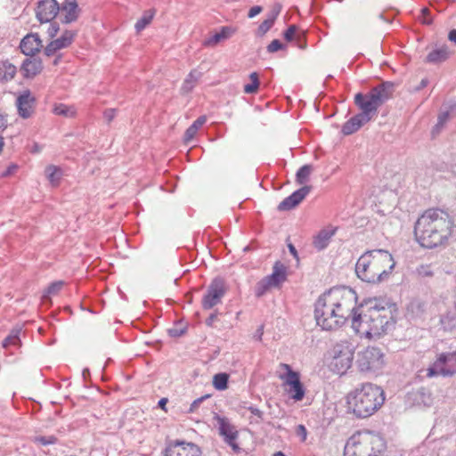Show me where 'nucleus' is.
<instances>
[{
    "instance_id": "obj_33",
    "label": "nucleus",
    "mask_w": 456,
    "mask_h": 456,
    "mask_svg": "<svg viewBox=\"0 0 456 456\" xmlns=\"http://www.w3.org/2000/svg\"><path fill=\"white\" fill-rule=\"evenodd\" d=\"M229 375L225 372H220L213 377V386L219 391L225 390L228 387Z\"/></svg>"
},
{
    "instance_id": "obj_54",
    "label": "nucleus",
    "mask_w": 456,
    "mask_h": 456,
    "mask_svg": "<svg viewBox=\"0 0 456 456\" xmlns=\"http://www.w3.org/2000/svg\"><path fill=\"white\" fill-rule=\"evenodd\" d=\"M206 121L207 118L205 116H200L191 124V126L199 130L206 123Z\"/></svg>"
},
{
    "instance_id": "obj_28",
    "label": "nucleus",
    "mask_w": 456,
    "mask_h": 456,
    "mask_svg": "<svg viewBox=\"0 0 456 456\" xmlns=\"http://www.w3.org/2000/svg\"><path fill=\"white\" fill-rule=\"evenodd\" d=\"M200 77V72L197 70L191 71L183 83L182 91L185 94L191 92L194 88L196 82Z\"/></svg>"
},
{
    "instance_id": "obj_36",
    "label": "nucleus",
    "mask_w": 456,
    "mask_h": 456,
    "mask_svg": "<svg viewBox=\"0 0 456 456\" xmlns=\"http://www.w3.org/2000/svg\"><path fill=\"white\" fill-rule=\"evenodd\" d=\"M45 174L51 183L55 185L61 179V170L58 167L51 165L46 167Z\"/></svg>"
},
{
    "instance_id": "obj_14",
    "label": "nucleus",
    "mask_w": 456,
    "mask_h": 456,
    "mask_svg": "<svg viewBox=\"0 0 456 456\" xmlns=\"http://www.w3.org/2000/svg\"><path fill=\"white\" fill-rule=\"evenodd\" d=\"M201 451L193 443L175 442L166 449L165 456H200Z\"/></svg>"
},
{
    "instance_id": "obj_8",
    "label": "nucleus",
    "mask_w": 456,
    "mask_h": 456,
    "mask_svg": "<svg viewBox=\"0 0 456 456\" xmlns=\"http://www.w3.org/2000/svg\"><path fill=\"white\" fill-rule=\"evenodd\" d=\"M332 354V359L330 363V370L338 375L345 374L352 366L354 346L351 343L344 341L334 346Z\"/></svg>"
},
{
    "instance_id": "obj_51",
    "label": "nucleus",
    "mask_w": 456,
    "mask_h": 456,
    "mask_svg": "<svg viewBox=\"0 0 456 456\" xmlns=\"http://www.w3.org/2000/svg\"><path fill=\"white\" fill-rule=\"evenodd\" d=\"M236 440L237 439H232V440L228 439V440L224 441V443L226 444H228L235 453H240L241 451V448L239 446Z\"/></svg>"
},
{
    "instance_id": "obj_22",
    "label": "nucleus",
    "mask_w": 456,
    "mask_h": 456,
    "mask_svg": "<svg viewBox=\"0 0 456 456\" xmlns=\"http://www.w3.org/2000/svg\"><path fill=\"white\" fill-rule=\"evenodd\" d=\"M60 11L63 16L62 21L70 23L75 21L78 16V5L76 0H64L60 6Z\"/></svg>"
},
{
    "instance_id": "obj_61",
    "label": "nucleus",
    "mask_w": 456,
    "mask_h": 456,
    "mask_svg": "<svg viewBox=\"0 0 456 456\" xmlns=\"http://www.w3.org/2000/svg\"><path fill=\"white\" fill-rule=\"evenodd\" d=\"M264 334V326H260L256 331V334L254 335V338L257 340H262V336Z\"/></svg>"
},
{
    "instance_id": "obj_13",
    "label": "nucleus",
    "mask_w": 456,
    "mask_h": 456,
    "mask_svg": "<svg viewBox=\"0 0 456 456\" xmlns=\"http://www.w3.org/2000/svg\"><path fill=\"white\" fill-rule=\"evenodd\" d=\"M213 420L214 426L218 429V433L223 437L224 441L238 438L239 432L227 417L215 412Z\"/></svg>"
},
{
    "instance_id": "obj_2",
    "label": "nucleus",
    "mask_w": 456,
    "mask_h": 456,
    "mask_svg": "<svg viewBox=\"0 0 456 456\" xmlns=\"http://www.w3.org/2000/svg\"><path fill=\"white\" fill-rule=\"evenodd\" d=\"M452 221L448 213L439 208L426 210L416 221L414 234L423 248L444 245L452 234Z\"/></svg>"
},
{
    "instance_id": "obj_62",
    "label": "nucleus",
    "mask_w": 456,
    "mask_h": 456,
    "mask_svg": "<svg viewBox=\"0 0 456 456\" xmlns=\"http://www.w3.org/2000/svg\"><path fill=\"white\" fill-rule=\"evenodd\" d=\"M288 248H289V250L290 252V254L297 259L298 260V255H297V251L296 249V248L294 247L293 244L289 243L288 245Z\"/></svg>"
},
{
    "instance_id": "obj_37",
    "label": "nucleus",
    "mask_w": 456,
    "mask_h": 456,
    "mask_svg": "<svg viewBox=\"0 0 456 456\" xmlns=\"http://www.w3.org/2000/svg\"><path fill=\"white\" fill-rule=\"evenodd\" d=\"M53 113L59 116L71 118L75 115L76 111L72 106L59 103L54 106Z\"/></svg>"
},
{
    "instance_id": "obj_35",
    "label": "nucleus",
    "mask_w": 456,
    "mask_h": 456,
    "mask_svg": "<svg viewBox=\"0 0 456 456\" xmlns=\"http://www.w3.org/2000/svg\"><path fill=\"white\" fill-rule=\"evenodd\" d=\"M313 171V167L311 165H304L302 166L296 174V181L298 184H305L311 173Z\"/></svg>"
},
{
    "instance_id": "obj_27",
    "label": "nucleus",
    "mask_w": 456,
    "mask_h": 456,
    "mask_svg": "<svg viewBox=\"0 0 456 456\" xmlns=\"http://www.w3.org/2000/svg\"><path fill=\"white\" fill-rule=\"evenodd\" d=\"M387 305L388 303L383 300L377 298L369 299L365 304V306L367 307L366 313H370V311H377L382 314L387 313L389 315H391V311L387 308Z\"/></svg>"
},
{
    "instance_id": "obj_1",
    "label": "nucleus",
    "mask_w": 456,
    "mask_h": 456,
    "mask_svg": "<svg viewBox=\"0 0 456 456\" xmlns=\"http://www.w3.org/2000/svg\"><path fill=\"white\" fill-rule=\"evenodd\" d=\"M357 301L350 288H332L322 294L314 305V318L323 330H336L353 319Z\"/></svg>"
},
{
    "instance_id": "obj_11",
    "label": "nucleus",
    "mask_w": 456,
    "mask_h": 456,
    "mask_svg": "<svg viewBox=\"0 0 456 456\" xmlns=\"http://www.w3.org/2000/svg\"><path fill=\"white\" fill-rule=\"evenodd\" d=\"M357 365L362 372L376 373L384 365V354L379 347H368L359 354Z\"/></svg>"
},
{
    "instance_id": "obj_64",
    "label": "nucleus",
    "mask_w": 456,
    "mask_h": 456,
    "mask_svg": "<svg viewBox=\"0 0 456 456\" xmlns=\"http://www.w3.org/2000/svg\"><path fill=\"white\" fill-rule=\"evenodd\" d=\"M167 398H161V399L159 401L158 404H159V406L161 409H165V405L167 404Z\"/></svg>"
},
{
    "instance_id": "obj_50",
    "label": "nucleus",
    "mask_w": 456,
    "mask_h": 456,
    "mask_svg": "<svg viewBox=\"0 0 456 456\" xmlns=\"http://www.w3.org/2000/svg\"><path fill=\"white\" fill-rule=\"evenodd\" d=\"M198 130L197 128H195L194 126H192L191 125L186 129L185 131V134H184V141L185 142H189L190 140H191L195 134H197Z\"/></svg>"
},
{
    "instance_id": "obj_57",
    "label": "nucleus",
    "mask_w": 456,
    "mask_h": 456,
    "mask_svg": "<svg viewBox=\"0 0 456 456\" xmlns=\"http://www.w3.org/2000/svg\"><path fill=\"white\" fill-rule=\"evenodd\" d=\"M297 435L299 436H301L302 441H305L306 439L307 432H306V429H305V426L299 425L297 427Z\"/></svg>"
},
{
    "instance_id": "obj_25",
    "label": "nucleus",
    "mask_w": 456,
    "mask_h": 456,
    "mask_svg": "<svg viewBox=\"0 0 456 456\" xmlns=\"http://www.w3.org/2000/svg\"><path fill=\"white\" fill-rule=\"evenodd\" d=\"M234 32V29L231 27L224 26L221 28L219 32H216L212 37L205 40L204 45L206 46H215L222 40L229 38Z\"/></svg>"
},
{
    "instance_id": "obj_10",
    "label": "nucleus",
    "mask_w": 456,
    "mask_h": 456,
    "mask_svg": "<svg viewBox=\"0 0 456 456\" xmlns=\"http://www.w3.org/2000/svg\"><path fill=\"white\" fill-rule=\"evenodd\" d=\"M281 366L286 370V372L280 376L286 387V392L291 399L296 402L301 401L305 395V389L300 380V374L292 370V368L286 363Z\"/></svg>"
},
{
    "instance_id": "obj_47",
    "label": "nucleus",
    "mask_w": 456,
    "mask_h": 456,
    "mask_svg": "<svg viewBox=\"0 0 456 456\" xmlns=\"http://www.w3.org/2000/svg\"><path fill=\"white\" fill-rule=\"evenodd\" d=\"M284 45L279 39L273 40L267 46V51L269 53H275L279 50L283 49Z\"/></svg>"
},
{
    "instance_id": "obj_43",
    "label": "nucleus",
    "mask_w": 456,
    "mask_h": 456,
    "mask_svg": "<svg viewBox=\"0 0 456 456\" xmlns=\"http://www.w3.org/2000/svg\"><path fill=\"white\" fill-rule=\"evenodd\" d=\"M153 15H144L135 23V28L137 31L142 30L152 20Z\"/></svg>"
},
{
    "instance_id": "obj_26",
    "label": "nucleus",
    "mask_w": 456,
    "mask_h": 456,
    "mask_svg": "<svg viewBox=\"0 0 456 456\" xmlns=\"http://www.w3.org/2000/svg\"><path fill=\"white\" fill-rule=\"evenodd\" d=\"M448 56V47L442 46L431 51L427 56V61L429 63H440L447 60Z\"/></svg>"
},
{
    "instance_id": "obj_56",
    "label": "nucleus",
    "mask_w": 456,
    "mask_h": 456,
    "mask_svg": "<svg viewBox=\"0 0 456 456\" xmlns=\"http://www.w3.org/2000/svg\"><path fill=\"white\" fill-rule=\"evenodd\" d=\"M58 30H59L58 24H56L55 22L54 23H51L50 27L48 28V34H49L50 37H54L57 34Z\"/></svg>"
},
{
    "instance_id": "obj_63",
    "label": "nucleus",
    "mask_w": 456,
    "mask_h": 456,
    "mask_svg": "<svg viewBox=\"0 0 456 456\" xmlns=\"http://www.w3.org/2000/svg\"><path fill=\"white\" fill-rule=\"evenodd\" d=\"M448 38L451 42L456 44V29H452L448 34Z\"/></svg>"
},
{
    "instance_id": "obj_42",
    "label": "nucleus",
    "mask_w": 456,
    "mask_h": 456,
    "mask_svg": "<svg viewBox=\"0 0 456 456\" xmlns=\"http://www.w3.org/2000/svg\"><path fill=\"white\" fill-rule=\"evenodd\" d=\"M441 323L444 326H454L456 323V314L448 312L441 317Z\"/></svg>"
},
{
    "instance_id": "obj_48",
    "label": "nucleus",
    "mask_w": 456,
    "mask_h": 456,
    "mask_svg": "<svg viewBox=\"0 0 456 456\" xmlns=\"http://www.w3.org/2000/svg\"><path fill=\"white\" fill-rule=\"evenodd\" d=\"M297 31V27L295 25L289 26L283 33L284 38L287 41H292L295 37V34Z\"/></svg>"
},
{
    "instance_id": "obj_29",
    "label": "nucleus",
    "mask_w": 456,
    "mask_h": 456,
    "mask_svg": "<svg viewBox=\"0 0 456 456\" xmlns=\"http://www.w3.org/2000/svg\"><path fill=\"white\" fill-rule=\"evenodd\" d=\"M280 10H273L267 18L259 25L258 34L265 35L274 24V21L279 15Z\"/></svg>"
},
{
    "instance_id": "obj_12",
    "label": "nucleus",
    "mask_w": 456,
    "mask_h": 456,
    "mask_svg": "<svg viewBox=\"0 0 456 456\" xmlns=\"http://www.w3.org/2000/svg\"><path fill=\"white\" fill-rule=\"evenodd\" d=\"M226 290L225 281L223 278L216 277L213 279L202 297V308L204 310H210L221 304Z\"/></svg>"
},
{
    "instance_id": "obj_55",
    "label": "nucleus",
    "mask_w": 456,
    "mask_h": 456,
    "mask_svg": "<svg viewBox=\"0 0 456 456\" xmlns=\"http://www.w3.org/2000/svg\"><path fill=\"white\" fill-rule=\"evenodd\" d=\"M168 333L171 337H180L182 336L183 333H184V330L183 329H176V328H173V329H169L168 330Z\"/></svg>"
},
{
    "instance_id": "obj_3",
    "label": "nucleus",
    "mask_w": 456,
    "mask_h": 456,
    "mask_svg": "<svg viewBox=\"0 0 456 456\" xmlns=\"http://www.w3.org/2000/svg\"><path fill=\"white\" fill-rule=\"evenodd\" d=\"M395 265L394 258L387 250H367L358 258L355 273L364 282L379 283L388 278Z\"/></svg>"
},
{
    "instance_id": "obj_9",
    "label": "nucleus",
    "mask_w": 456,
    "mask_h": 456,
    "mask_svg": "<svg viewBox=\"0 0 456 456\" xmlns=\"http://www.w3.org/2000/svg\"><path fill=\"white\" fill-rule=\"evenodd\" d=\"M456 374V351L438 354L436 360L427 369V377H452Z\"/></svg>"
},
{
    "instance_id": "obj_19",
    "label": "nucleus",
    "mask_w": 456,
    "mask_h": 456,
    "mask_svg": "<svg viewBox=\"0 0 456 456\" xmlns=\"http://www.w3.org/2000/svg\"><path fill=\"white\" fill-rule=\"evenodd\" d=\"M456 115V102L444 103L437 118V123L432 130V134H438L449 119Z\"/></svg>"
},
{
    "instance_id": "obj_40",
    "label": "nucleus",
    "mask_w": 456,
    "mask_h": 456,
    "mask_svg": "<svg viewBox=\"0 0 456 456\" xmlns=\"http://www.w3.org/2000/svg\"><path fill=\"white\" fill-rule=\"evenodd\" d=\"M407 310L413 316L419 317L425 311L424 304L419 300H413L409 304Z\"/></svg>"
},
{
    "instance_id": "obj_31",
    "label": "nucleus",
    "mask_w": 456,
    "mask_h": 456,
    "mask_svg": "<svg viewBox=\"0 0 456 456\" xmlns=\"http://www.w3.org/2000/svg\"><path fill=\"white\" fill-rule=\"evenodd\" d=\"M76 36V32L72 30H65L63 34L57 39L53 40L61 49L66 48L71 45Z\"/></svg>"
},
{
    "instance_id": "obj_34",
    "label": "nucleus",
    "mask_w": 456,
    "mask_h": 456,
    "mask_svg": "<svg viewBox=\"0 0 456 456\" xmlns=\"http://www.w3.org/2000/svg\"><path fill=\"white\" fill-rule=\"evenodd\" d=\"M64 282L62 281H57L51 283L45 292L42 296L43 301L45 303L46 301H51V296H54L58 294V292L62 289Z\"/></svg>"
},
{
    "instance_id": "obj_21",
    "label": "nucleus",
    "mask_w": 456,
    "mask_h": 456,
    "mask_svg": "<svg viewBox=\"0 0 456 456\" xmlns=\"http://www.w3.org/2000/svg\"><path fill=\"white\" fill-rule=\"evenodd\" d=\"M43 69L42 61L40 59L31 56L23 61L20 67V72L26 78L34 77L41 72Z\"/></svg>"
},
{
    "instance_id": "obj_15",
    "label": "nucleus",
    "mask_w": 456,
    "mask_h": 456,
    "mask_svg": "<svg viewBox=\"0 0 456 456\" xmlns=\"http://www.w3.org/2000/svg\"><path fill=\"white\" fill-rule=\"evenodd\" d=\"M60 5L55 0H40L36 9L37 18L40 22H49L55 18Z\"/></svg>"
},
{
    "instance_id": "obj_52",
    "label": "nucleus",
    "mask_w": 456,
    "mask_h": 456,
    "mask_svg": "<svg viewBox=\"0 0 456 456\" xmlns=\"http://www.w3.org/2000/svg\"><path fill=\"white\" fill-rule=\"evenodd\" d=\"M116 116L115 109H108L103 112V117L105 120L110 123Z\"/></svg>"
},
{
    "instance_id": "obj_39",
    "label": "nucleus",
    "mask_w": 456,
    "mask_h": 456,
    "mask_svg": "<svg viewBox=\"0 0 456 456\" xmlns=\"http://www.w3.org/2000/svg\"><path fill=\"white\" fill-rule=\"evenodd\" d=\"M273 286L265 279L259 281L255 287V295L257 297H263Z\"/></svg>"
},
{
    "instance_id": "obj_58",
    "label": "nucleus",
    "mask_w": 456,
    "mask_h": 456,
    "mask_svg": "<svg viewBox=\"0 0 456 456\" xmlns=\"http://www.w3.org/2000/svg\"><path fill=\"white\" fill-rule=\"evenodd\" d=\"M217 318V314L216 313H212L208 318L206 320V324L208 326H212L214 322L216 320Z\"/></svg>"
},
{
    "instance_id": "obj_49",
    "label": "nucleus",
    "mask_w": 456,
    "mask_h": 456,
    "mask_svg": "<svg viewBox=\"0 0 456 456\" xmlns=\"http://www.w3.org/2000/svg\"><path fill=\"white\" fill-rule=\"evenodd\" d=\"M58 50H61V48L54 44V41L53 40L52 42H50L47 46L45 47V53L47 55V56H52Z\"/></svg>"
},
{
    "instance_id": "obj_60",
    "label": "nucleus",
    "mask_w": 456,
    "mask_h": 456,
    "mask_svg": "<svg viewBox=\"0 0 456 456\" xmlns=\"http://www.w3.org/2000/svg\"><path fill=\"white\" fill-rule=\"evenodd\" d=\"M7 126V118L5 115L0 114V131Z\"/></svg>"
},
{
    "instance_id": "obj_44",
    "label": "nucleus",
    "mask_w": 456,
    "mask_h": 456,
    "mask_svg": "<svg viewBox=\"0 0 456 456\" xmlns=\"http://www.w3.org/2000/svg\"><path fill=\"white\" fill-rule=\"evenodd\" d=\"M208 395H205L203 396H200L197 399H195L190 405V408L188 410L189 413H194L198 411L200 405L207 399L208 398Z\"/></svg>"
},
{
    "instance_id": "obj_18",
    "label": "nucleus",
    "mask_w": 456,
    "mask_h": 456,
    "mask_svg": "<svg viewBox=\"0 0 456 456\" xmlns=\"http://www.w3.org/2000/svg\"><path fill=\"white\" fill-rule=\"evenodd\" d=\"M42 46V41L37 34L27 35L20 44L21 53L30 57L39 52Z\"/></svg>"
},
{
    "instance_id": "obj_59",
    "label": "nucleus",
    "mask_w": 456,
    "mask_h": 456,
    "mask_svg": "<svg viewBox=\"0 0 456 456\" xmlns=\"http://www.w3.org/2000/svg\"><path fill=\"white\" fill-rule=\"evenodd\" d=\"M428 85V79L423 78V79H421L419 85L414 88V91L419 92L421 89H423L424 87H426Z\"/></svg>"
},
{
    "instance_id": "obj_16",
    "label": "nucleus",
    "mask_w": 456,
    "mask_h": 456,
    "mask_svg": "<svg viewBox=\"0 0 456 456\" xmlns=\"http://www.w3.org/2000/svg\"><path fill=\"white\" fill-rule=\"evenodd\" d=\"M35 102L36 98L29 90L21 92L16 99L18 114L23 118H28L33 112Z\"/></svg>"
},
{
    "instance_id": "obj_46",
    "label": "nucleus",
    "mask_w": 456,
    "mask_h": 456,
    "mask_svg": "<svg viewBox=\"0 0 456 456\" xmlns=\"http://www.w3.org/2000/svg\"><path fill=\"white\" fill-rule=\"evenodd\" d=\"M417 273L420 277H429L433 275V272L431 270L430 265H419L417 270Z\"/></svg>"
},
{
    "instance_id": "obj_20",
    "label": "nucleus",
    "mask_w": 456,
    "mask_h": 456,
    "mask_svg": "<svg viewBox=\"0 0 456 456\" xmlns=\"http://www.w3.org/2000/svg\"><path fill=\"white\" fill-rule=\"evenodd\" d=\"M337 229V227L331 225L322 229L314 238V247L318 251L325 249L329 246L331 238L336 234Z\"/></svg>"
},
{
    "instance_id": "obj_30",
    "label": "nucleus",
    "mask_w": 456,
    "mask_h": 456,
    "mask_svg": "<svg viewBox=\"0 0 456 456\" xmlns=\"http://www.w3.org/2000/svg\"><path fill=\"white\" fill-rule=\"evenodd\" d=\"M16 67L12 63L5 61L0 66V79L8 81L13 78L16 74Z\"/></svg>"
},
{
    "instance_id": "obj_23",
    "label": "nucleus",
    "mask_w": 456,
    "mask_h": 456,
    "mask_svg": "<svg viewBox=\"0 0 456 456\" xmlns=\"http://www.w3.org/2000/svg\"><path fill=\"white\" fill-rule=\"evenodd\" d=\"M273 287L280 286L287 279V268L281 262L277 261L273 265V273L265 277Z\"/></svg>"
},
{
    "instance_id": "obj_6",
    "label": "nucleus",
    "mask_w": 456,
    "mask_h": 456,
    "mask_svg": "<svg viewBox=\"0 0 456 456\" xmlns=\"http://www.w3.org/2000/svg\"><path fill=\"white\" fill-rule=\"evenodd\" d=\"M386 448L384 439L370 431L354 433L346 443L344 456H379Z\"/></svg>"
},
{
    "instance_id": "obj_7",
    "label": "nucleus",
    "mask_w": 456,
    "mask_h": 456,
    "mask_svg": "<svg viewBox=\"0 0 456 456\" xmlns=\"http://www.w3.org/2000/svg\"><path fill=\"white\" fill-rule=\"evenodd\" d=\"M394 83L382 82L372 87L367 94L358 93L354 96V103L362 110L361 114L370 120L376 115L378 109L392 98Z\"/></svg>"
},
{
    "instance_id": "obj_38",
    "label": "nucleus",
    "mask_w": 456,
    "mask_h": 456,
    "mask_svg": "<svg viewBox=\"0 0 456 456\" xmlns=\"http://www.w3.org/2000/svg\"><path fill=\"white\" fill-rule=\"evenodd\" d=\"M249 78L251 80V83L244 86V92L246 94H252L256 93L259 88L260 82L258 74L256 72H252L249 75Z\"/></svg>"
},
{
    "instance_id": "obj_45",
    "label": "nucleus",
    "mask_w": 456,
    "mask_h": 456,
    "mask_svg": "<svg viewBox=\"0 0 456 456\" xmlns=\"http://www.w3.org/2000/svg\"><path fill=\"white\" fill-rule=\"evenodd\" d=\"M36 442L42 445H49L56 444L57 438L54 436H38L36 437Z\"/></svg>"
},
{
    "instance_id": "obj_17",
    "label": "nucleus",
    "mask_w": 456,
    "mask_h": 456,
    "mask_svg": "<svg viewBox=\"0 0 456 456\" xmlns=\"http://www.w3.org/2000/svg\"><path fill=\"white\" fill-rule=\"evenodd\" d=\"M311 191V186H303L285 198L279 205L278 210L288 211L297 207Z\"/></svg>"
},
{
    "instance_id": "obj_41",
    "label": "nucleus",
    "mask_w": 456,
    "mask_h": 456,
    "mask_svg": "<svg viewBox=\"0 0 456 456\" xmlns=\"http://www.w3.org/2000/svg\"><path fill=\"white\" fill-rule=\"evenodd\" d=\"M247 410H248L251 414L254 416V419H250V423H260L264 420V411L258 409L256 406L250 404L248 406H245Z\"/></svg>"
},
{
    "instance_id": "obj_4",
    "label": "nucleus",
    "mask_w": 456,
    "mask_h": 456,
    "mask_svg": "<svg viewBox=\"0 0 456 456\" xmlns=\"http://www.w3.org/2000/svg\"><path fill=\"white\" fill-rule=\"evenodd\" d=\"M383 389L372 383H362L347 395L348 408L357 418L364 419L374 414L384 403Z\"/></svg>"
},
{
    "instance_id": "obj_32",
    "label": "nucleus",
    "mask_w": 456,
    "mask_h": 456,
    "mask_svg": "<svg viewBox=\"0 0 456 456\" xmlns=\"http://www.w3.org/2000/svg\"><path fill=\"white\" fill-rule=\"evenodd\" d=\"M20 328L12 330L11 333L3 341V347L7 348L9 346H20Z\"/></svg>"
},
{
    "instance_id": "obj_53",
    "label": "nucleus",
    "mask_w": 456,
    "mask_h": 456,
    "mask_svg": "<svg viewBox=\"0 0 456 456\" xmlns=\"http://www.w3.org/2000/svg\"><path fill=\"white\" fill-rule=\"evenodd\" d=\"M261 12H262V7L259 5H255L249 9L248 17L250 19L254 18L255 16L258 15Z\"/></svg>"
},
{
    "instance_id": "obj_5",
    "label": "nucleus",
    "mask_w": 456,
    "mask_h": 456,
    "mask_svg": "<svg viewBox=\"0 0 456 456\" xmlns=\"http://www.w3.org/2000/svg\"><path fill=\"white\" fill-rule=\"evenodd\" d=\"M364 306H355V310L352 319V328L358 334H365L367 337H379L386 333L391 326L390 320L392 315L387 313H379L377 311H370L363 313Z\"/></svg>"
},
{
    "instance_id": "obj_24",
    "label": "nucleus",
    "mask_w": 456,
    "mask_h": 456,
    "mask_svg": "<svg viewBox=\"0 0 456 456\" xmlns=\"http://www.w3.org/2000/svg\"><path fill=\"white\" fill-rule=\"evenodd\" d=\"M364 116L361 113L352 117L349 120H347L342 126V133L345 135H349L356 132L362 125L369 122Z\"/></svg>"
}]
</instances>
